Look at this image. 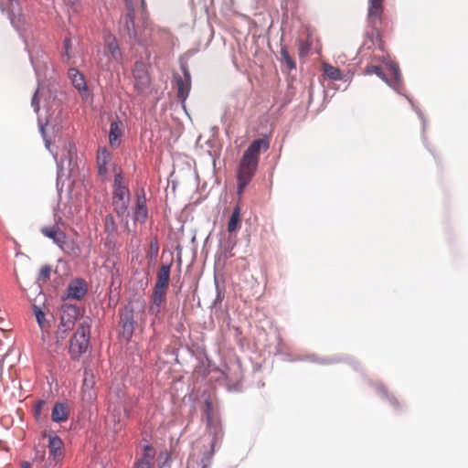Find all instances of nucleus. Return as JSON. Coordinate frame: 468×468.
I'll return each mask as SVG.
<instances>
[{
    "label": "nucleus",
    "instance_id": "8",
    "mask_svg": "<svg viewBox=\"0 0 468 468\" xmlns=\"http://www.w3.org/2000/svg\"><path fill=\"white\" fill-rule=\"evenodd\" d=\"M40 232L46 237L53 240L62 250H65L66 233L61 229L58 223L56 222L52 226H44L40 229Z\"/></svg>",
    "mask_w": 468,
    "mask_h": 468
},
{
    "label": "nucleus",
    "instance_id": "19",
    "mask_svg": "<svg viewBox=\"0 0 468 468\" xmlns=\"http://www.w3.org/2000/svg\"><path fill=\"white\" fill-rule=\"evenodd\" d=\"M241 222V210L239 206L233 208L232 214L228 222V231L229 233L236 231L239 229Z\"/></svg>",
    "mask_w": 468,
    "mask_h": 468
},
{
    "label": "nucleus",
    "instance_id": "20",
    "mask_svg": "<svg viewBox=\"0 0 468 468\" xmlns=\"http://www.w3.org/2000/svg\"><path fill=\"white\" fill-rule=\"evenodd\" d=\"M105 43H106L107 48H108L109 52L111 53L112 58L114 60H119L121 58L122 55H121L119 44H118L116 38L113 36L110 35L105 38Z\"/></svg>",
    "mask_w": 468,
    "mask_h": 468
},
{
    "label": "nucleus",
    "instance_id": "37",
    "mask_svg": "<svg viewBox=\"0 0 468 468\" xmlns=\"http://www.w3.org/2000/svg\"><path fill=\"white\" fill-rule=\"evenodd\" d=\"M63 46H64V49H65V54H66L67 56H69V48H70V39L66 38V39L64 40Z\"/></svg>",
    "mask_w": 468,
    "mask_h": 468
},
{
    "label": "nucleus",
    "instance_id": "33",
    "mask_svg": "<svg viewBox=\"0 0 468 468\" xmlns=\"http://www.w3.org/2000/svg\"><path fill=\"white\" fill-rule=\"evenodd\" d=\"M45 405H46V401L43 399H40V400L37 401V403L34 407V416L37 420L41 417V412H42V410L45 407Z\"/></svg>",
    "mask_w": 468,
    "mask_h": 468
},
{
    "label": "nucleus",
    "instance_id": "11",
    "mask_svg": "<svg viewBox=\"0 0 468 468\" xmlns=\"http://www.w3.org/2000/svg\"><path fill=\"white\" fill-rule=\"evenodd\" d=\"M121 321L122 324V335L129 339L133 333L135 324L133 310L126 309L125 312L121 315Z\"/></svg>",
    "mask_w": 468,
    "mask_h": 468
},
{
    "label": "nucleus",
    "instance_id": "28",
    "mask_svg": "<svg viewBox=\"0 0 468 468\" xmlns=\"http://www.w3.org/2000/svg\"><path fill=\"white\" fill-rule=\"evenodd\" d=\"M112 199H130V191L128 187L113 188Z\"/></svg>",
    "mask_w": 468,
    "mask_h": 468
},
{
    "label": "nucleus",
    "instance_id": "17",
    "mask_svg": "<svg viewBox=\"0 0 468 468\" xmlns=\"http://www.w3.org/2000/svg\"><path fill=\"white\" fill-rule=\"evenodd\" d=\"M171 264L162 265L157 272L154 287L167 289L170 280Z\"/></svg>",
    "mask_w": 468,
    "mask_h": 468
},
{
    "label": "nucleus",
    "instance_id": "39",
    "mask_svg": "<svg viewBox=\"0 0 468 468\" xmlns=\"http://www.w3.org/2000/svg\"><path fill=\"white\" fill-rule=\"evenodd\" d=\"M21 468H32L31 464L28 462H23L21 463Z\"/></svg>",
    "mask_w": 468,
    "mask_h": 468
},
{
    "label": "nucleus",
    "instance_id": "16",
    "mask_svg": "<svg viewBox=\"0 0 468 468\" xmlns=\"http://www.w3.org/2000/svg\"><path fill=\"white\" fill-rule=\"evenodd\" d=\"M147 217L148 210L146 207V198L144 196L138 197L134 211V220L143 223L145 222Z\"/></svg>",
    "mask_w": 468,
    "mask_h": 468
},
{
    "label": "nucleus",
    "instance_id": "4",
    "mask_svg": "<svg viewBox=\"0 0 468 468\" xmlns=\"http://www.w3.org/2000/svg\"><path fill=\"white\" fill-rule=\"evenodd\" d=\"M133 87L140 95H149L151 93V80L144 63L137 61L134 63L133 69Z\"/></svg>",
    "mask_w": 468,
    "mask_h": 468
},
{
    "label": "nucleus",
    "instance_id": "1",
    "mask_svg": "<svg viewBox=\"0 0 468 468\" xmlns=\"http://www.w3.org/2000/svg\"><path fill=\"white\" fill-rule=\"evenodd\" d=\"M270 147L267 138L254 140L244 152L237 171L238 194L240 196L250 184L258 167L261 151Z\"/></svg>",
    "mask_w": 468,
    "mask_h": 468
},
{
    "label": "nucleus",
    "instance_id": "36",
    "mask_svg": "<svg viewBox=\"0 0 468 468\" xmlns=\"http://www.w3.org/2000/svg\"><path fill=\"white\" fill-rule=\"evenodd\" d=\"M69 152H68V154H69V160H76V151H75V146L71 144H69Z\"/></svg>",
    "mask_w": 468,
    "mask_h": 468
},
{
    "label": "nucleus",
    "instance_id": "18",
    "mask_svg": "<svg viewBox=\"0 0 468 468\" xmlns=\"http://www.w3.org/2000/svg\"><path fill=\"white\" fill-rule=\"evenodd\" d=\"M69 77L71 80L73 86L80 91H86L87 85L84 76L75 68L69 69Z\"/></svg>",
    "mask_w": 468,
    "mask_h": 468
},
{
    "label": "nucleus",
    "instance_id": "22",
    "mask_svg": "<svg viewBox=\"0 0 468 468\" xmlns=\"http://www.w3.org/2000/svg\"><path fill=\"white\" fill-rule=\"evenodd\" d=\"M323 69L324 74L332 80H341L343 79L341 70L336 67H334L328 63H324Z\"/></svg>",
    "mask_w": 468,
    "mask_h": 468
},
{
    "label": "nucleus",
    "instance_id": "31",
    "mask_svg": "<svg viewBox=\"0 0 468 468\" xmlns=\"http://www.w3.org/2000/svg\"><path fill=\"white\" fill-rule=\"evenodd\" d=\"M104 229L105 231L112 234L116 231L117 227L114 218L112 215H107L104 218Z\"/></svg>",
    "mask_w": 468,
    "mask_h": 468
},
{
    "label": "nucleus",
    "instance_id": "30",
    "mask_svg": "<svg viewBox=\"0 0 468 468\" xmlns=\"http://www.w3.org/2000/svg\"><path fill=\"white\" fill-rule=\"evenodd\" d=\"M50 273L51 268L49 265L42 266L37 276V281L39 282H47L50 278Z\"/></svg>",
    "mask_w": 468,
    "mask_h": 468
},
{
    "label": "nucleus",
    "instance_id": "34",
    "mask_svg": "<svg viewBox=\"0 0 468 468\" xmlns=\"http://www.w3.org/2000/svg\"><path fill=\"white\" fill-rule=\"evenodd\" d=\"M162 305L163 304L161 303H154V302H152V304L149 307V313L154 316H157L162 309Z\"/></svg>",
    "mask_w": 468,
    "mask_h": 468
},
{
    "label": "nucleus",
    "instance_id": "9",
    "mask_svg": "<svg viewBox=\"0 0 468 468\" xmlns=\"http://www.w3.org/2000/svg\"><path fill=\"white\" fill-rule=\"evenodd\" d=\"M87 292V285L83 280L75 279L70 282L67 289V297L80 300Z\"/></svg>",
    "mask_w": 468,
    "mask_h": 468
},
{
    "label": "nucleus",
    "instance_id": "32",
    "mask_svg": "<svg viewBox=\"0 0 468 468\" xmlns=\"http://www.w3.org/2000/svg\"><path fill=\"white\" fill-rule=\"evenodd\" d=\"M118 187H127L121 171L116 172L114 176L113 188Z\"/></svg>",
    "mask_w": 468,
    "mask_h": 468
},
{
    "label": "nucleus",
    "instance_id": "29",
    "mask_svg": "<svg viewBox=\"0 0 468 468\" xmlns=\"http://www.w3.org/2000/svg\"><path fill=\"white\" fill-rule=\"evenodd\" d=\"M311 41L298 40V53L300 58H304L311 48Z\"/></svg>",
    "mask_w": 468,
    "mask_h": 468
},
{
    "label": "nucleus",
    "instance_id": "14",
    "mask_svg": "<svg viewBox=\"0 0 468 468\" xmlns=\"http://www.w3.org/2000/svg\"><path fill=\"white\" fill-rule=\"evenodd\" d=\"M112 160V154L106 148H101L98 150L97 154V165L99 174L102 176H107L108 168L107 165Z\"/></svg>",
    "mask_w": 468,
    "mask_h": 468
},
{
    "label": "nucleus",
    "instance_id": "25",
    "mask_svg": "<svg viewBox=\"0 0 468 468\" xmlns=\"http://www.w3.org/2000/svg\"><path fill=\"white\" fill-rule=\"evenodd\" d=\"M166 292H167V289L154 287V292H153V297H152V302H154V303L164 304L165 302Z\"/></svg>",
    "mask_w": 468,
    "mask_h": 468
},
{
    "label": "nucleus",
    "instance_id": "35",
    "mask_svg": "<svg viewBox=\"0 0 468 468\" xmlns=\"http://www.w3.org/2000/svg\"><path fill=\"white\" fill-rule=\"evenodd\" d=\"M31 104L34 107L35 112H37L39 111L38 90H37L34 93L33 98L31 100Z\"/></svg>",
    "mask_w": 468,
    "mask_h": 468
},
{
    "label": "nucleus",
    "instance_id": "6",
    "mask_svg": "<svg viewBox=\"0 0 468 468\" xmlns=\"http://www.w3.org/2000/svg\"><path fill=\"white\" fill-rule=\"evenodd\" d=\"M391 75L393 77V81H389L385 73L383 72L381 67L377 65L369 64L367 65L364 69V74L366 75H372L375 74L378 77H379L381 80L388 83L390 86H392L394 89H398L400 85V72L398 64L396 63H389L388 64Z\"/></svg>",
    "mask_w": 468,
    "mask_h": 468
},
{
    "label": "nucleus",
    "instance_id": "3",
    "mask_svg": "<svg viewBox=\"0 0 468 468\" xmlns=\"http://www.w3.org/2000/svg\"><path fill=\"white\" fill-rule=\"evenodd\" d=\"M48 457L40 468H60L63 460V441L57 435L48 436Z\"/></svg>",
    "mask_w": 468,
    "mask_h": 468
},
{
    "label": "nucleus",
    "instance_id": "2",
    "mask_svg": "<svg viewBox=\"0 0 468 468\" xmlns=\"http://www.w3.org/2000/svg\"><path fill=\"white\" fill-rule=\"evenodd\" d=\"M90 324L86 321L79 324L69 345V353L72 357H79L87 351L90 343Z\"/></svg>",
    "mask_w": 468,
    "mask_h": 468
},
{
    "label": "nucleus",
    "instance_id": "27",
    "mask_svg": "<svg viewBox=\"0 0 468 468\" xmlns=\"http://www.w3.org/2000/svg\"><path fill=\"white\" fill-rule=\"evenodd\" d=\"M34 313L36 315L37 322L39 324L40 328L42 330H47L48 327V324L45 320V314L37 305H34Z\"/></svg>",
    "mask_w": 468,
    "mask_h": 468
},
{
    "label": "nucleus",
    "instance_id": "40",
    "mask_svg": "<svg viewBox=\"0 0 468 468\" xmlns=\"http://www.w3.org/2000/svg\"><path fill=\"white\" fill-rule=\"evenodd\" d=\"M141 5H142V6H143V7H144V5H145V0H141Z\"/></svg>",
    "mask_w": 468,
    "mask_h": 468
},
{
    "label": "nucleus",
    "instance_id": "12",
    "mask_svg": "<svg viewBox=\"0 0 468 468\" xmlns=\"http://www.w3.org/2000/svg\"><path fill=\"white\" fill-rule=\"evenodd\" d=\"M176 85H177V97L184 101L186 97L188 96V93L190 91L191 88V80H190V74L186 70H185V79L183 80L181 77H178L176 79Z\"/></svg>",
    "mask_w": 468,
    "mask_h": 468
},
{
    "label": "nucleus",
    "instance_id": "13",
    "mask_svg": "<svg viewBox=\"0 0 468 468\" xmlns=\"http://www.w3.org/2000/svg\"><path fill=\"white\" fill-rule=\"evenodd\" d=\"M155 455V450L152 445H146L144 448V454L139 459L133 468H152L153 460Z\"/></svg>",
    "mask_w": 468,
    "mask_h": 468
},
{
    "label": "nucleus",
    "instance_id": "21",
    "mask_svg": "<svg viewBox=\"0 0 468 468\" xmlns=\"http://www.w3.org/2000/svg\"><path fill=\"white\" fill-rule=\"evenodd\" d=\"M122 135V131L119 127V124L117 122H112L110 126V133H109V140L110 144L112 146H118L120 144V137Z\"/></svg>",
    "mask_w": 468,
    "mask_h": 468
},
{
    "label": "nucleus",
    "instance_id": "26",
    "mask_svg": "<svg viewBox=\"0 0 468 468\" xmlns=\"http://www.w3.org/2000/svg\"><path fill=\"white\" fill-rule=\"evenodd\" d=\"M159 252V243L156 237L152 238L149 243V249L147 251V256L150 259H155Z\"/></svg>",
    "mask_w": 468,
    "mask_h": 468
},
{
    "label": "nucleus",
    "instance_id": "23",
    "mask_svg": "<svg viewBox=\"0 0 468 468\" xmlns=\"http://www.w3.org/2000/svg\"><path fill=\"white\" fill-rule=\"evenodd\" d=\"M130 199H112L114 212L121 218L127 215Z\"/></svg>",
    "mask_w": 468,
    "mask_h": 468
},
{
    "label": "nucleus",
    "instance_id": "15",
    "mask_svg": "<svg viewBox=\"0 0 468 468\" xmlns=\"http://www.w3.org/2000/svg\"><path fill=\"white\" fill-rule=\"evenodd\" d=\"M69 409L66 403L57 402L52 410L51 420L54 422H63L69 419Z\"/></svg>",
    "mask_w": 468,
    "mask_h": 468
},
{
    "label": "nucleus",
    "instance_id": "24",
    "mask_svg": "<svg viewBox=\"0 0 468 468\" xmlns=\"http://www.w3.org/2000/svg\"><path fill=\"white\" fill-rule=\"evenodd\" d=\"M281 61L286 65L289 70H292L296 69V63L294 59L291 57L289 50L286 47H282L281 51Z\"/></svg>",
    "mask_w": 468,
    "mask_h": 468
},
{
    "label": "nucleus",
    "instance_id": "38",
    "mask_svg": "<svg viewBox=\"0 0 468 468\" xmlns=\"http://www.w3.org/2000/svg\"><path fill=\"white\" fill-rule=\"evenodd\" d=\"M134 12L133 9L126 15L127 21L129 20L131 23H133Z\"/></svg>",
    "mask_w": 468,
    "mask_h": 468
},
{
    "label": "nucleus",
    "instance_id": "7",
    "mask_svg": "<svg viewBox=\"0 0 468 468\" xmlns=\"http://www.w3.org/2000/svg\"><path fill=\"white\" fill-rule=\"evenodd\" d=\"M384 0H368L367 8V22L375 30L379 37L380 34L378 30V26L381 23L382 15L384 11Z\"/></svg>",
    "mask_w": 468,
    "mask_h": 468
},
{
    "label": "nucleus",
    "instance_id": "5",
    "mask_svg": "<svg viewBox=\"0 0 468 468\" xmlns=\"http://www.w3.org/2000/svg\"><path fill=\"white\" fill-rule=\"evenodd\" d=\"M79 314L80 311L77 306L71 304L63 305L60 324L58 330V335H60L61 338L64 337L63 334L67 333L74 327Z\"/></svg>",
    "mask_w": 468,
    "mask_h": 468
},
{
    "label": "nucleus",
    "instance_id": "10",
    "mask_svg": "<svg viewBox=\"0 0 468 468\" xmlns=\"http://www.w3.org/2000/svg\"><path fill=\"white\" fill-rule=\"evenodd\" d=\"M207 405V422L210 431L213 433L212 447L222 438L223 432L221 425L216 421L211 415V404L209 402Z\"/></svg>",
    "mask_w": 468,
    "mask_h": 468
}]
</instances>
